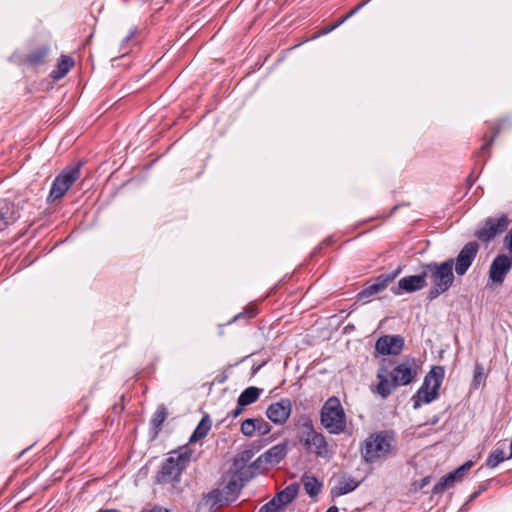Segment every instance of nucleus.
I'll list each match as a JSON object with an SVG mask.
<instances>
[{"mask_svg": "<svg viewBox=\"0 0 512 512\" xmlns=\"http://www.w3.org/2000/svg\"><path fill=\"white\" fill-rule=\"evenodd\" d=\"M256 431L260 435H266L271 431V425L265 421L263 418H256Z\"/></svg>", "mask_w": 512, "mask_h": 512, "instance_id": "obj_35", "label": "nucleus"}, {"mask_svg": "<svg viewBox=\"0 0 512 512\" xmlns=\"http://www.w3.org/2000/svg\"><path fill=\"white\" fill-rule=\"evenodd\" d=\"M297 424L301 428V433H304L305 431L310 432L315 430L311 417L306 414H303L298 417Z\"/></svg>", "mask_w": 512, "mask_h": 512, "instance_id": "obj_33", "label": "nucleus"}, {"mask_svg": "<svg viewBox=\"0 0 512 512\" xmlns=\"http://www.w3.org/2000/svg\"><path fill=\"white\" fill-rule=\"evenodd\" d=\"M363 460L368 464L384 461L397 453V440L391 430L370 434L360 448Z\"/></svg>", "mask_w": 512, "mask_h": 512, "instance_id": "obj_1", "label": "nucleus"}, {"mask_svg": "<svg viewBox=\"0 0 512 512\" xmlns=\"http://www.w3.org/2000/svg\"><path fill=\"white\" fill-rule=\"evenodd\" d=\"M479 251V244L477 242H468L454 258L455 273L458 276L466 274L473 261L475 260Z\"/></svg>", "mask_w": 512, "mask_h": 512, "instance_id": "obj_11", "label": "nucleus"}, {"mask_svg": "<svg viewBox=\"0 0 512 512\" xmlns=\"http://www.w3.org/2000/svg\"><path fill=\"white\" fill-rule=\"evenodd\" d=\"M292 412V403L288 398L270 404L266 410V416L275 424H284Z\"/></svg>", "mask_w": 512, "mask_h": 512, "instance_id": "obj_16", "label": "nucleus"}, {"mask_svg": "<svg viewBox=\"0 0 512 512\" xmlns=\"http://www.w3.org/2000/svg\"><path fill=\"white\" fill-rule=\"evenodd\" d=\"M139 31H138V28L137 27H132L128 33V35L122 40L121 42V46L122 47H125L128 45V43L135 39L136 36L138 35Z\"/></svg>", "mask_w": 512, "mask_h": 512, "instance_id": "obj_38", "label": "nucleus"}, {"mask_svg": "<svg viewBox=\"0 0 512 512\" xmlns=\"http://www.w3.org/2000/svg\"><path fill=\"white\" fill-rule=\"evenodd\" d=\"M404 349V338L401 335H383L375 344V351L381 355H399Z\"/></svg>", "mask_w": 512, "mask_h": 512, "instance_id": "obj_12", "label": "nucleus"}, {"mask_svg": "<svg viewBox=\"0 0 512 512\" xmlns=\"http://www.w3.org/2000/svg\"><path fill=\"white\" fill-rule=\"evenodd\" d=\"M251 456H252L251 451L246 450V451H244V452L242 453V455H241V460H243V461H244V460H249V459L251 458Z\"/></svg>", "mask_w": 512, "mask_h": 512, "instance_id": "obj_44", "label": "nucleus"}, {"mask_svg": "<svg viewBox=\"0 0 512 512\" xmlns=\"http://www.w3.org/2000/svg\"><path fill=\"white\" fill-rule=\"evenodd\" d=\"M299 441L307 452L314 453L317 457L326 458L329 455V445L325 436L316 430L300 433Z\"/></svg>", "mask_w": 512, "mask_h": 512, "instance_id": "obj_9", "label": "nucleus"}, {"mask_svg": "<svg viewBox=\"0 0 512 512\" xmlns=\"http://www.w3.org/2000/svg\"><path fill=\"white\" fill-rule=\"evenodd\" d=\"M331 26H332V27H334V30H335L337 27H339V25L337 24V22L333 23Z\"/></svg>", "mask_w": 512, "mask_h": 512, "instance_id": "obj_49", "label": "nucleus"}, {"mask_svg": "<svg viewBox=\"0 0 512 512\" xmlns=\"http://www.w3.org/2000/svg\"><path fill=\"white\" fill-rule=\"evenodd\" d=\"M511 457L506 456L503 449L497 448L496 450L492 451L487 459H486V466L489 468H495L497 467L501 462L505 461L506 459H510Z\"/></svg>", "mask_w": 512, "mask_h": 512, "instance_id": "obj_30", "label": "nucleus"}, {"mask_svg": "<svg viewBox=\"0 0 512 512\" xmlns=\"http://www.w3.org/2000/svg\"><path fill=\"white\" fill-rule=\"evenodd\" d=\"M244 407L245 406H241L240 404L237 403L236 408L232 410L228 415H231L233 418H236L243 412Z\"/></svg>", "mask_w": 512, "mask_h": 512, "instance_id": "obj_42", "label": "nucleus"}, {"mask_svg": "<svg viewBox=\"0 0 512 512\" xmlns=\"http://www.w3.org/2000/svg\"><path fill=\"white\" fill-rule=\"evenodd\" d=\"M320 423L330 434H340L346 429V415L336 396L328 398L320 410Z\"/></svg>", "mask_w": 512, "mask_h": 512, "instance_id": "obj_5", "label": "nucleus"}, {"mask_svg": "<svg viewBox=\"0 0 512 512\" xmlns=\"http://www.w3.org/2000/svg\"><path fill=\"white\" fill-rule=\"evenodd\" d=\"M444 378V368L433 367L425 376L421 387L412 397L413 408L418 409L422 403H430L439 395V388Z\"/></svg>", "mask_w": 512, "mask_h": 512, "instance_id": "obj_6", "label": "nucleus"}, {"mask_svg": "<svg viewBox=\"0 0 512 512\" xmlns=\"http://www.w3.org/2000/svg\"><path fill=\"white\" fill-rule=\"evenodd\" d=\"M257 313H258L257 307L254 305H249L246 308H244V310L242 312L238 313L230 321H228L227 324L230 325L231 323L242 320V319L248 321V320L254 318L257 315Z\"/></svg>", "mask_w": 512, "mask_h": 512, "instance_id": "obj_32", "label": "nucleus"}, {"mask_svg": "<svg viewBox=\"0 0 512 512\" xmlns=\"http://www.w3.org/2000/svg\"><path fill=\"white\" fill-rule=\"evenodd\" d=\"M454 258H448L441 263L431 262L423 266L426 279L432 284L428 292V299L432 300L448 291L455 280L453 273Z\"/></svg>", "mask_w": 512, "mask_h": 512, "instance_id": "obj_4", "label": "nucleus"}, {"mask_svg": "<svg viewBox=\"0 0 512 512\" xmlns=\"http://www.w3.org/2000/svg\"><path fill=\"white\" fill-rule=\"evenodd\" d=\"M282 511L278 505L271 499L269 502L260 507L258 512H280Z\"/></svg>", "mask_w": 512, "mask_h": 512, "instance_id": "obj_36", "label": "nucleus"}, {"mask_svg": "<svg viewBox=\"0 0 512 512\" xmlns=\"http://www.w3.org/2000/svg\"><path fill=\"white\" fill-rule=\"evenodd\" d=\"M482 371H483V368L481 367V365L477 364L475 367V371H474V380L478 383H480V381H481Z\"/></svg>", "mask_w": 512, "mask_h": 512, "instance_id": "obj_41", "label": "nucleus"}, {"mask_svg": "<svg viewBox=\"0 0 512 512\" xmlns=\"http://www.w3.org/2000/svg\"><path fill=\"white\" fill-rule=\"evenodd\" d=\"M333 30H334V27H332V26L330 25V26L325 27V28L320 32V34H321V35H326V34H328V33L332 32Z\"/></svg>", "mask_w": 512, "mask_h": 512, "instance_id": "obj_46", "label": "nucleus"}, {"mask_svg": "<svg viewBox=\"0 0 512 512\" xmlns=\"http://www.w3.org/2000/svg\"><path fill=\"white\" fill-rule=\"evenodd\" d=\"M326 512H339V509L337 506H330Z\"/></svg>", "mask_w": 512, "mask_h": 512, "instance_id": "obj_47", "label": "nucleus"}, {"mask_svg": "<svg viewBox=\"0 0 512 512\" xmlns=\"http://www.w3.org/2000/svg\"><path fill=\"white\" fill-rule=\"evenodd\" d=\"M426 285V275L425 272L423 271L421 274L418 275H410L401 278L398 281V286L392 287L391 291L395 295H400L402 294V292L412 293L423 289L424 287H426Z\"/></svg>", "mask_w": 512, "mask_h": 512, "instance_id": "obj_17", "label": "nucleus"}, {"mask_svg": "<svg viewBox=\"0 0 512 512\" xmlns=\"http://www.w3.org/2000/svg\"><path fill=\"white\" fill-rule=\"evenodd\" d=\"M50 52L48 45L40 46L32 50L26 57V62L30 65L37 66L44 64L46 57Z\"/></svg>", "mask_w": 512, "mask_h": 512, "instance_id": "obj_22", "label": "nucleus"}, {"mask_svg": "<svg viewBox=\"0 0 512 512\" xmlns=\"http://www.w3.org/2000/svg\"><path fill=\"white\" fill-rule=\"evenodd\" d=\"M261 365L253 369V373H256L260 369Z\"/></svg>", "mask_w": 512, "mask_h": 512, "instance_id": "obj_50", "label": "nucleus"}, {"mask_svg": "<svg viewBox=\"0 0 512 512\" xmlns=\"http://www.w3.org/2000/svg\"><path fill=\"white\" fill-rule=\"evenodd\" d=\"M20 218L19 212L13 202L3 201L0 205V232L6 230L10 225Z\"/></svg>", "mask_w": 512, "mask_h": 512, "instance_id": "obj_18", "label": "nucleus"}, {"mask_svg": "<svg viewBox=\"0 0 512 512\" xmlns=\"http://www.w3.org/2000/svg\"><path fill=\"white\" fill-rule=\"evenodd\" d=\"M288 452L287 442L279 443L268 449L260 455L254 462L253 466L261 470H267L271 466L278 464L285 458Z\"/></svg>", "mask_w": 512, "mask_h": 512, "instance_id": "obj_10", "label": "nucleus"}, {"mask_svg": "<svg viewBox=\"0 0 512 512\" xmlns=\"http://www.w3.org/2000/svg\"><path fill=\"white\" fill-rule=\"evenodd\" d=\"M163 512H169V511H168L167 509H164V508H163Z\"/></svg>", "mask_w": 512, "mask_h": 512, "instance_id": "obj_53", "label": "nucleus"}, {"mask_svg": "<svg viewBox=\"0 0 512 512\" xmlns=\"http://www.w3.org/2000/svg\"><path fill=\"white\" fill-rule=\"evenodd\" d=\"M81 162L66 166L53 180L47 203L51 204L61 199L70 187L80 178Z\"/></svg>", "mask_w": 512, "mask_h": 512, "instance_id": "obj_7", "label": "nucleus"}, {"mask_svg": "<svg viewBox=\"0 0 512 512\" xmlns=\"http://www.w3.org/2000/svg\"><path fill=\"white\" fill-rule=\"evenodd\" d=\"M140 512H163V508L159 507V506H154L153 508H151L149 510L143 509Z\"/></svg>", "mask_w": 512, "mask_h": 512, "instance_id": "obj_43", "label": "nucleus"}, {"mask_svg": "<svg viewBox=\"0 0 512 512\" xmlns=\"http://www.w3.org/2000/svg\"><path fill=\"white\" fill-rule=\"evenodd\" d=\"M209 507V512H219V507L220 506H216V507H211V506H208Z\"/></svg>", "mask_w": 512, "mask_h": 512, "instance_id": "obj_48", "label": "nucleus"}, {"mask_svg": "<svg viewBox=\"0 0 512 512\" xmlns=\"http://www.w3.org/2000/svg\"><path fill=\"white\" fill-rule=\"evenodd\" d=\"M303 486L306 493L312 498L318 496L322 489V483L315 476L305 475L303 477Z\"/></svg>", "mask_w": 512, "mask_h": 512, "instance_id": "obj_26", "label": "nucleus"}, {"mask_svg": "<svg viewBox=\"0 0 512 512\" xmlns=\"http://www.w3.org/2000/svg\"><path fill=\"white\" fill-rule=\"evenodd\" d=\"M472 461H467L452 472L442 476L440 480L434 485L432 492L434 494L443 493L448 488L452 487L457 481L463 479L469 469L472 467Z\"/></svg>", "mask_w": 512, "mask_h": 512, "instance_id": "obj_13", "label": "nucleus"}, {"mask_svg": "<svg viewBox=\"0 0 512 512\" xmlns=\"http://www.w3.org/2000/svg\"><path fill=\"white\" fill-rule=\"evenodd\" d=\"M504 244L506 248L509 250L510 255L512 256V228L509 230V232L504 237Z\"/></svg>", "mask_w": 512, "mask_h": 512, "instance_id": "obj_39", "label": "nucleus"}, {"mask_svg": "<svg viewBox=\"0 0 512 512\" xmlns=\"http://www.w3.org/2000/svg\"><path fill=\"white\" fill-rule=\"evenodd\" d=\"M167 416V408L164 405H159L150 421L151 427L154 429L156 434L161 430V427L164 421L166 420Z\"/></svg>", "mask_w": 512, "mask_h": 512, "instance_id": "obj_27", "label": "nucleus"}, {"mask_svg": "<svg viewBox=\"0 0 512 512\" xmlns=\"http://www.w3.org/2000/svg\"><path fill=\"white\" fill-rule=\"evenodd\" d=\"M365 5V2H362L360 4H358L354 9H352L349 13H347L346 15L340 17L336 22L337 24L340 26L342 25L344 22H346L350 17H352L359 9H361L363 6Z\"/></svg>", "mask_w": 512, "mask_h": 512, "instance_id": "obj_37", "label": "nucleus"}, {"mask_svg": "<svg viewBox=\"0 0 512 512\" xmlns=\"http://www.w3.org/2000/svg\"><path fill=\"white\" fill-rule=\"evenodd\" d=\"M261 389L251 386L246 388L238 397V404L241 406H248L256 402L261 394Z\"/></svg>", "mask_w": 512, "mask_h": 512, "instance_id": "obj_25", "label": "nucleus"}, {"mask_svg": "<svg viewBox=\"0 0 512 512\" xmlns=\"http://www.w3.org/2000/svg\"><path fill=\"white\" fill-rule=\"evenodd\" d=\"M297 493L298 487L295 484H291L278 492L272 499L281 510H284V508L296 498Z\"/></svg>", "mask_w": 512, "mask_h": 512, "instance_id": "obj_20", "label": "nucleus"}, {"mask_svg": "<svg viewBox=\"0 0 512 512\" xmlns=\"http://www.w3.org/2000/svg\"><path fill=\"white\" fill-rule=\"evenodd\" d=\"M512 267V256L500 254L494 258L489 269V278L493 283L502 285L504 279Z\"/></svg>", "mask_w": 512, "mask_h": 512, "instance_id": "obj_15", "label": "nucleus"}, {"mask_svg": "<svg viewBox=\"0 0 512 512\" xmlns=\"http://www.w3.org/2000/svg\"><path fill=\"white\" fill-rule=\"evenodd\" d=\"M244 485L241 483V479L238 478V476H234L233 474L230 476L229 481L227 482L225 486V491L227 496L225 497V500L227 502H232L236 499V497L239 495L242 487Z\"/></svg>", "mask_w": 512, "mask_h": 512, "instance_id": "obj_24", "label": "nucleus"}, {"mask_svg": "<svg viewBox=\"0 0 512 512\" xmlns=\"http://www.w3.org/2000/svg\"><path fill=\"white\" fill-rule=\"evenodd\" d=\"M261 469H258L257 467L253 466V463L250 466H243L239 469H237L233 475L238 476V478L241 479V483L245 485L254 475L256 472L260 471Z\"/></svg>", "mask_w": 512, "mask_h": 512, "instance_id": "obj_31", "label": "nucleus"}, {"mask_svg": "<svg viewBox=\"0 0 512 512\" xmlns=\"http://www.w3.org/2000/svg\"><path fill=\"white\" fill-rule=\"evenodd\" d=\"M73 66V58L68 55H62L58 60L57 69L51 73L52 78L56 80L63 78Z\"/></svg>", "mask_w": 512, "mask_h": 512, "instance_id": "obj_21", "label": "nucleus"}, {"mask_svg": "<svg viewBox=\"0 0 512 512\" xmlns=\"http://www.w3.org/2000/svg\"><path fill=\"white\" fill-rule=\"evenodd\" d=\"M225 500L223 496V492L219 489H212L207 494H204L202 497V503L205 506L216 507L220 506V504Z\"/></svg>", "mask_w": 512, "mask_h": 512, "instance_id": "obj_28", "label": "nucleus"}, {"mask_svg": "<svg viewBox=\"0 0 512 512\" xmlns=\"http://www.w3.org/2000/svg\"><path fill=\"white\" fill-rule=\"evenodd\" d=\"M487 487H488L487 483L481 484L479 486V489L470 495L469 501H473L474 499H476L482 492H484L487 489Z\"/></svg>", "mask_w": 512, "mask_h": 512, "instance_id": "obj_40", "label": "nucleus"}, {"mask_svg": "<svg viewBox=\"0 0 512 512\" xmlns=\"http://www.w3.org/2000/svg\"><path fill=\"white\" fill-rule=\"evenodd\" d=\"M401 266H398L394 271L388 274H381L377 276L374 283L366 286L362 291L358 293L360 300L367 299L379 292L383 291L389 283H391L401 272Z\"/></svg>", "mask_w": 512, "mask_h": 512, "instance_id": "obj_14", "label": "nucleus"}, {"mask_svg": "<svg viewBox=\"0 0 512 512\" xmlns=\"http://www.w3.org/2000/svg\"><path fill=\"white\" fill-rule=\"evenodd\" d=\"M500 130H501V125L497 124L494 127V132L492 133L490 138H487L486 136L483 137L484 143L482 144L480 149L476 152V156L480 157L483 154H487L489 156L491 146H492L494 140L496 139V137L499 135Z\"/></svg>", "mask_w": 512, "mask_h": 512, "instance_id": "obj_29", "label": "nucleus"}, {"mask_svg": "<svg viewBox=\"0 0 512 512\" xmlns=\"http://www.w3.org/2000/svg\"><path fill=\"white\" fill-rule=\"evenodd\" d=\"M211 429V419L208 414L204 415L191 435L189 442L194 443L207 436Z\"/></svg>", "mask_w": 512, "mask_h": 512, "instance_id": "obj_23", "label": "nucleus"}, {"mask_svg": "<svg viewBox=\"0 0 512 512\" xmlns=\"http://www.w3.org/2000/svg\"><path fill=\"white\" fill-rule=\"evenodd\" d=\"M509 225V219L506 214L498 217H489L484 220L479 229L475 231V236L482 243H489L495 237L505 232Z\"/></svg>", "mask_w": 512, "mask_h": 512, "instance_id": "obj_8", "label": "nucleus"}, {"mask_svg": "<svg viewBox=\"0 0 512 512\" xmlns=\"http://www.w3.org/2000/svg\"><path fill=\"white\" fill-rule=\"evenodd\" d=\"M469 185L471 186L473 182L471 181V176H468Z\"/></svg>", "mask_w": 512, "mask_h": 512, "instance_id": "obj_51", "label": "nucleus"}, {"mask_svg": "<svg viewBox=\"0 0 512 512\" xmlns=\"http://www.w3.org/2000/svg\"><path fill=\"white\" fill-rule=\"evenodd\" d=\"M429 482H430V477H429V476L424 477V478L420 481V485H419V487H420V488H423V487H425Z\"/></svg>", "mask_w": 512, "mask_h": 512, "instance_id": "obj_45", "label": "nucleus"}, {"mask_svg": "<svg viewBox=\"0 0 512 512\" xmlns=\"http://www.w3.org/2000/svg\"><path fill=\"white\" fill-rule=\"evenodd\" d=\"M438 421V418L433 419L432 424H436Z\"/></svg>", "mask_w": 512, "mask_h": 512, "instance_id": "obj_52", "label": "nucleus"}, {"mask_svg": "<svg viewBox=\"0 0 512 512\" xmlns=\"http://www.w3.org/2000/svg\"><path fill=\"white\" fill-rule=\"evenodd\" d=\"M192 451L188 446L169 452L168 458L157 471L155 480L158 484H175L180 482L181 475L190 462Z\"/></svg>", "mask_w": 512, "mask_h": 512, "instance_id": "obj_3", "label": "nucleus"}, {"mask_svg": "<svg viewBox=\"0 0 512 512\" xmlns=\"http://www.w3.org/2000/svg\"><path fill=\"white\" fill-rule=\"evenodd\" d=\"M417 376V367L414 363L406 361L395 366L391 371L381 367L377 372L379 380L376 392L383 398H387L398 386L412 383Z\"/></svg>", "mask_w": 512, "mask_h": 512, "instance_id": "obj_2", "label": "nucleus"}, {"mask_svg": "<svg viewBox=\"0 0 512 512\" xmlns=\"http://www.w3.org/2000/svg\"><path fill=\"white\" fill-rule=\"evenodd\" d=\"M360 485V481L356 480L350 475H342L337 485L331 489V495L333 497H340L354 491Z\"/></svg>", "mask_w": 512, "mask_h": 512, "instance_id": "obj_19", "label": "nucleus"}, {"mask_svg": "<svg viewBox=\"0 0 512 512\" xmlns=\"http://www.w3.org/2000/svg\"><path fill=\"white\" fill-rule=\"evenodd\" d=\"M256 418H248L244 420L241 424V432L245 436H252L256 431Z\"/></svg>", "mask_w": 512, "mask_h": 512, "instance_id": "obj_34", "label": "nucleus"}]
</instances>
